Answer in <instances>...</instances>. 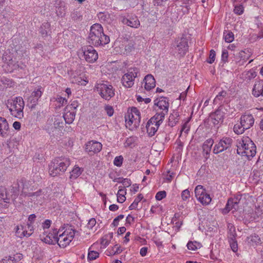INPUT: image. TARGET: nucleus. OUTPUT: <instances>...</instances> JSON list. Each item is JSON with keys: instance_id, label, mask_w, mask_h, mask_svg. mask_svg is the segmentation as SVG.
I'll use <instances>...</instances> for the list:
<instances>
[{"instance_id": "nucleus-1", "label": "nucleus", "mask_w": 263, "mask_h": 263, "mask_svg": "<svg viewBox=\"0 0 263 263\" xmlns=\"http://www.w3.org/2000/svg\"><path fill=\"white\" fill-rule=\"evenodd\" d=\"M87 41L91 46L98 47L107 44L110 39L104 33L102 25L97 23L91 26Z\"/></svg>"}, {"instance_id": "nucleus-2", "label": "nucleus", "mask_w": 263, "mask_h": 263, "mask_svg": "<svg viewBox=\"0 0 263 263\" xmlns=\"http://www.w3.org/2000/svg\"><path fill=\"white\" fill-rule=\"evenodd\" d=\"M237 146V154L246 156L248 159L253 157L256 155V145L248 137H243L238 141Z\"/></svg>"}, {"instance_id": "nucleus-3", "label": "nucleus", "mask_w": 263, "mask_h": 263, "mask_svg": "<svg viewBox=\"0 0 263 263\" xmlns=\"http://www.w3.org/2000/svg\"><path fill=\"white\" fill-rule=\"evenodd\" d=\"M70 164L68 157H60L53 159L49 165V172L51 176L55 177L63 174Z\"/></svg>"}, {"instance_id": "nucleus-4", "label": "nucleus", "mask_w": 263, "mask_h": 263, "mask_svg": "<svg viewBox=\"0 0 263 263\" xmlns=\"http://www.w3.org/2000/svg\"><path fill=\"white\" fill-rule=\"evenodd\" d=\"M24 102L21 97H17L8 101V107L11 115L18 119H22L24 117L23 109L24 108Z\"/></svg>"}, {"instance_id": "nucleus-5", "label": "nucleus", "mask_w": 263, "mask_h": 263, "mask_svg": "<svg viewBox=\"0 0 263 263\" xmlns=\"http://www.w3.org/2000/svg\"><path fill=\"white\" fill-rule=\"evenodd\" d=\"M254 123V119L253 116L251 114H245L240 117V124H236L234 125V132L237 134H241L245 130L251 128Z\"/></svg>"}, {"instance_id": "nucleus-6", "label": "nucleus", "mask_w": 263, "mask_h": 263, "mask_svg": "<svg viewBox=\"0 0 263 263\" xmlns=\"http://www.w3.org/2000/svg\"><path fill=\"white\" fill-rule=\"evenodd\" d=\"M126 126L130 129L136 128L140 125L141 116L139 110L136 107H132L130 112L125 116Z\"/></svg>"}, {"instance_id": "nucleus-7", "label": "nucleus", "mask_w": 263, "mask_h": 263, "mask_svg": "<svg viewBox=\"0 0 263 263\" xmlns=\"http://www.w3.org/2000/svg\"><path fill=\"white\" fill-rule=\"evenodd\" d=\"M140 75L139 69L137 67H132L127 70L122 78L121 82L123 85L126 88L132 87L134 84L135 79Z\"/></svg>"}, {"instance_id": "nucleus-8", "label": "nucleus", "mask_w": 263, "mask_h": 263, "mask_svg": "<svg viewBox=\"0 0 263 263\" xmlns=\"http://www.w3.org/2000/svg\"><path fill=\"white\" fill-rule=\"evenodd\" d=\"M154 104L158 107L156 116L161 120H164L165 116L168 111L169 102L166 97H161L154 101Z\"/></svg>"}, {"instance_id": "nucleus-9", "label": "nucleus", "mask_w": 263, "mask_h": 263, "mask_svg": "<svg viewBox=\"0 0 263 263\" xmlns=\"http://www.w3.org/2000/svg\"><path fill=\"white\" fill-rule=\"evenodd\" d=\"M96 88L101 97L105 100L109 101L115 96V89L108 83L98 84Z\"/></svg>"}, {"instance_id": "nucleus-10", "label": "nucleus", "mask_w": 263, "mask_h": 263, "mask_svg": "<svg viewBox=\"0 0 263 263\" xmlns=\"http://www.w3.org/2000/svg\"><path fill=\"white\" fill-rule=\"evenodd\" d=\"M160 119L159 117H157V116L155 115L147 122L146 128L147 134L149 137L153 136L158 130L160 125L163 121V120H160Z\"/></svg>"}, {"instance_id": "nucleus-11", "label": "nucleus", "mask_w": 263, "mask_h": 263, "mask_svg": "<svg viewBox=\"0 0 263 263\" xmlns=\"http://www.w3.org/2000/svg\"><path fill=\"white\" fill-rule=\"evenodd\" d=\"M233 140L229 137H223L218 143L214 145L213 152L215 154H218L229 149L232 145Z\"/></svg>"}, {"instance_id": "nucleus-12", "label": "nucleus", "mask_w": 263, "mask_h": 263, "mask_svg": "<svg viewBox=\"0 0 263 263\" xmlns=\"http://www.w3.org/2000/svg\"><path fill=\"white\" fill-rule=\"evenodd\" d=\"M81 50L83 53V56L85 60L88 63H93L97 61L98 58V54L97 51L93 48V46H86L82 47Z\"/></svg>"}, {"instance_id": "nucleus-13", "label": "nucleus", "mask_w": 263, "mask_h": 263, "mask_svg": "<svg viewBox=\"0 0 263 263\" xmlns=\"http://www.w3.org/2000/svg\"><path fill=\"white\" fill-rule=\"evenodd\" d=\"M119 20L124 25L132 28H138L140 25V21L136 16H129L128 14L119 15Z\"/></svg>"}, {"instance_id": "nucleus-14", "label": "nucleus", "mask_w": 263, "mask_h": 263, "mask_svg": "<svg viewBox=\"0 0 263 263\" xmlns=\"http://www.w3.org/2000/svg\"><path fill=\"white\" fill-rule=\"evenodd\" d=\"M42 89V87L41 86H37L28 97L27 100L28 105L30 108H34L37 104L38 101L43 92V90Z\"/></svg>"}, {"instance_id": "nucleus-15", "label": "nucleus", "mask_w": 263, "mask_h": 263, "mask_svg": "<svg viewBox=\"0 0 263 263\" xmlns=\"http://www.w3.org/2000/svg\"><path fill=\"white\" fill-rule=\"evenodd\" d=\"M173 46L178 51L179 54L183 56L188 50L187 39L183 36L178 39L176 40Z\"/></svg>"}, {"instance_id": "nucleus-16", "label": "nucleus", "mask_w": 263, "mask_h": 263, "mask_svg": "<svg viewBox=\"0 0 263 263\" xmlns=\"http://www.w3.org/2000/svg\"><path fill=\"white\" fill-rule=\"evenodd\" d=\"M21 183L23 185L22 195L24 196V197H30L31 198V199L33 201H35V199H36V201H41V199L43 198V195L41 194L42 192L41 190H39L37 192L33 193L27 192L26 190L28 189L29 182H27L24 180H22L21 182Z\"/></svg>"}, {"instance_id": "nucleus-17", "label": "nucleus", "mask_w": 263, "mask_h": 263, "mask_svg": "<svg viewBox=\"0 0 263 263\" xmlns=\"http://www.w3.org/2000/svg\"><path fill=\"white\" fill-rule=\"evenodd\" d=\"M224 117V112L222 111V107L220 106L215 112L211 113L210 118L212 123L217 126L218 128L223 122Z\"/></svg>"}, {"instance_id": "nucleus-18", "label": "nucleus", "mask_w": 263, "mask_h": 263, "mask_svg": "<svg viewBox=\"0 0 263 263\" xmlns=\"http://www.w3.org/2000/svg\"><path fill=\"white\" fill-rule=\"evenodd\" d=\"M102 144L98 141L91 140L88 142L85 145V150L87 152L90 153H98L102 149Z\"/></svg>"}, {"instance_id": "nucleus-19", "label": "nucleus", "mask_w": 263, "mask_h": 263, "mask_svg": "<svg viewBox=\"0 0 263 263\" xmlns=\"http://www.w3.org/2000/svg\"><path fill=\"white\" fill-rule=\"evenodd\" d=\"M213 144L214 140L212 138H209L205 140L202 145L203 156L206 160L209 158L211 148Z\"/></svg>"}, {"instance_id": "nucleus-20", "label": "nucleus", "mask_w": 263, "mask_h": 263, "mask_svg": "<svg viewBox=\"0 0 263 263\" xmlns=\"http://www.w3.org/2000/svg\"><path fill=\"white\" fill-rule=\"evenodd\" d=\"M252 94L255 97H263V80L255 82L252 90Z\"/></svg>"}, {"instance_id": "nucleus-21", "label": "nucleus", "mask_w": 263, "mask_h": 263, "mask_svg": "<svg viewBox=\"0 0 263 263\" xmlns=\"http://www.w3.org/2000/svg\"><path fill=\"white\" fill-rule=\"evenodd\" d=\"M143 81L145 82L144 87L146 90H150L156 86V81L154 77L152 74L146 75Z\"/></svg>"}, {"instance_id": "nucleus-22", "label": "nucleus", "mask_w": 263, "mask_h": 263, "mask_svg": "<svg viewBox=\"0 0 263 263\" xmlns=\"http://www.w3.org/2000/svg\"><path fill=\"white\" fill-rule=\"evenodd\" d=\"M57 242L61 248H65L70 242L66 235V232H64L62 234H60L59 237H57Z\"/></svg>"}, {"instance_id": "nucleus-23", "label": "nucleus", "mask_w": 263, "mask_h": 263, "mask_svg": "<svg viewBox=\"0 0 263 263\" xmlns=\"http://www.w3.org/2000/svg\"><path fill=\"white\" fill-rule=\"evenodd\" d=\"M76 111L71 110H68L65 108V112L63 116L65 123L70 124L73 122L75 119Z\"/></svg>"}, {"instance_id": "nucleus-24", "label": "nucleus", "mask_w": 263, "mask_h": 263, "mask_svg": "<svg viewBox=\"0 0 263 263\" xmlns=\"http://www.w3.org/2000/svg\"><path fill=\"white\" fill-rule=\"evenodd\" d=\"M9 125L7 120L0 117V136L3 137H6Z\"/></svg>"}, {"instance_id": "nucleus-25", "label": "nucleus", "mask_w": 263, "mask_h": 263, "mask_svg": "<svg viewBox=\"0 0 263 263\" xmlns=\"http://www.w3.org/2000/svg\"><path fill=\"white\" fill-rule=\"evenodd\" d=\"M179 112L174 110L169 116L168 125L171 127L175 126L179 120Z\"/></svg>"}, {"instance_id": "nucleus-26", "label": "nucleus", "mask_w": 263, "mask_h": 263, "mask_svg": "<svg viewBox=\"0 0 263 263\" xmlns=\"http://www.w3.org/2000/svg\"><path fill=\"white\" fill-rule=\"evenodd\" d=\"M44 128L49 134H53L55 131L56 129L53 117H50L47 119Z\"/></svg>"}, {"instance_id": "nucleus-27", "label": "nucleus", "mask_w": 263, "mask_h": 263, "mask_svg": "<svg viewBox=\"0 0 263 263\" xmlns=\"http://www.w3.org/2000/svg\"><path fill=\"white\" fill-rule=\"evenodd\" d=\"M16 235L22 238L23 237H29L30 234H27L26 228L22 225L17 226L15 228Z\"/></svg>"}, {"instance_id": "nucleus-28", "label": "nucleus", "mask_w": 263, "mask_h": 263, "mask_svg": "<svg viewBox=\"0 0 263 263\" xmlns=\"http://www.w3.org/2000/svg\"><path fill=\"white\" fill-rule=\"evenodd\" d=\"M51 101L56 102L57 103L55 105L57 107L60 108L67 103V100L60 96H57L56 97H52L51 99Z\"/></svg>"}, {"instance_id": "nucleus-29", "label": "nucleus", "mask_w": 263, "mask_h": 263, "mask_svg": "<svg viewBox=\"0 0 263 263\" xmlns=\"http://www.w3.org/2000/svg\"><path fill=\"white\" fill-rule=\"evenodd\" d=\"M247 240L251 245H257L261 243V240L259 236L256 234H252L248 237Z\"/></svg>"}, {"instance_id": "nucleus-30", "label": "nucleus", "mask_w": 263, "mask_h": 263, "mask_svg": "<svg viewBox=\"0 0 263 263\" xmlns=\"http://www.w3.org/2000/svg\"><path fill=\"white\" fill-rule=\"evenodd\" d=\"M232 199H229L228 200L227 203L224 209L223 210V212L226 213H228L230 210L234 209L235 211H236L238 209V203L235 204Z\"/></svg>"}, {"instance_id": "nucleus-31", "label": "nucleus", "mask_w": 263, "mask_h": 263, "mask_svg": "<svg viewBox=\"0 0 263 263\" xmlns=\"http://www.w3.org/2000/svg\"><path fill=\"white\" fill-rule=\"evenodd\" d=\"M211 198L209 194L206 192L199 197L198 200L202 204L208 205L211 201Z\"/></svg>"}, {"instance_id": "nucleus-32", "label": "nucleus", "mask_w": 263, "mask_h": 263, "mask_svg": "<svg viewBox=\"0 0 263 263\" xmlns=\"http://www.w3.org/2000/svg\"><path fill=\"white\" fill-rule=\"evenodd\" d=\"M50 25L48 22H45L42 24L40 29V32L43 37L47 36Z\"/></svg>"}, {"instance_id": "nucleus-33", "label": "nucleus", "mask_w": 263, "mask_h": 263, "mask_svg": "<svg viewBox=\"0 0 263 263\" xmlns=\"http://www.w3.org/2000/svg\"><path fill=\"white\" fill-rule=\"evenodd\" d=\"M122 46H124V54H127L134 49V42L132 41H125Z\"/></svg>"}, {"instance_id": "nucleus-34", "label": "nucleus", "mask_w": 263, "mask_h": 263, "mask_svg": "<svg viewBox=\"0 0 263 263\" xmlns=\"http://www.w3.org/2000/svg\"><path fill=\"white\" fill-rule=\"evenodd\" d=\"M82 171L83 170L81 169V168L75 166L73 170L70 172V178H77L82 174Z\"/></svg>"}, {"instance_id": "nucleus-35", "label": "nucleus", "mask_w": 263, "mask_h": 263, "mask_svg": "<svg viewBox=\"0 0 263 263\" xmlns=\"http://www.w3.org/2000/svg\"><path fill=\"white\" fill-rule=\"evenodd\" d=\"M126 193V190L120 189L117 193V201L118 202L123 203L126 200L125 194Z\"/></svg>"}, {"instance_id": "nucleus-36", "label": "nucleus", "mask_w": 263, "mask_h": 263, "mask_svg": "<svg viewBox=\"0 0 263 263\" xmlns=\"http://www.w3.org/2000/svg\"><path fill=\"white\" fill-rule=\"evenodd\" d=\"M3 202L6 203H8L10 202V199L7 197L5 189H0V204H2Z\"/></svg>"}, {"instance_id": "nucleus-37", "label": "nucleus", "mask_w": 263, "mask_h": 263, "mask_svg": "<svg viewBox=\"0 0 263 263\" xmlns=\"http://www.w3.org/2000/svg\"><path fill=\"white\" fill-rule=\"evenodd\" d=\"M229 229L228 232V238L229 239H235L236 236V233L235 231V228L233 225L231 223H229L228 226Z\"/></svg>"}, {"instance_id": "nucleus-38", "label": "nucleus", "mask_w": 263, "mask_h": 263, "mask_svg": "<svg viewBox=\"0 0 263 263\" xmlns=\"http://www.w3.org/2000/svg\"><path fill=\"white\" fill-rule=\"evenodd\" d=\"M228 93L226 91L222 90L219 92L214 100V103L215 104H220V101H222L223 99L226 98Z\"/></svg>"}, {"instance_id": "nucleus-39", "label": "nucleus", "mask_w": 263, "mask_h": 263, "mask_svg": "<svg viewBox=\"0 0 263 263\" xmlns=\"http://www.w3.org/2000/svg\"><path fill=\"white\" fill-rule=\"evenodd\" d=\"M71 17L75 21H80L82 20V12L78 9L74 10L71 13Z\"/></svg>"}, {"instance_id": "nucleus-40", "label": "nucleus", "mask_w": 263, "mask_h": 263, "mask_svg": "<svg viewBox=\"0 0 263 263\" xmlns=\"http://www.w3.org/2000/svg\"><path fill=\"white\" fill-rule=\"evenodd\" d=\"M91 247L88 249L87 258L89 260L96 259L99 256V253L95 251L91 250Z\"/></svg>"}, {"instance_id": "nucleus-41", "label": "nucleus", "mask_w": 263, "mask_h": 263, "mask_svg": "<svg viewBox=\"0 0 263 263\" xmlns=\"http://www.w3.org/2000/svg\"><path fill=\"white\" fill-rule=\"evenodd\" d=\"M143 198V196L140 194L137 198L134 200V202L129 206L130 210L136 209L138 206V203Z\"/></svg>"}, {"instance_id": "nucleus-42", "label": "nucleus", "mask_w": 263, "mask_h": 263, "mask_svg": "<svg viewBox=\"0 0 263 263\" xmlns=\"http://www.w3.org/2000/svg\"><path fill=\"white\" fill-rule=\"evenodd\" d=\"M200 243L197 241H190L187 243V247L189 250L195 251L200 248Z\"/></svg>"}, {"instance_id": "nucleus-43", "label": "nucleus", "mask_w": 263, "mask_h": 263, "mask_svg": "<svg viewBox=\"0 0 263 263\" xmlns=\"http://www.w3.org/2000/svg\"><path fill=\"white\" fill-rule=\"evenodd\" d=\"M205 190L204 189H203V186L198 185H197L195 189V196L198 199L199 198V196H201L202 194L205 193Z\"/></svg>"}, {"instance_id": "nucleus-44", "label": "nucleus", "mask_w": 263, "mask_h": 263, "mask_svg": "<svg viewBox=\"0 0 263 263\" xmlns=\"http://www.w3.org/2000/svg\"><path fill=\"white\" fill-rule=\"evenodd\" d=\"M53 122L55 124V129L63 128L64 127V123L61 117H53Z\"/></svg>"}, {"instance_id": "nucleus-45", "label": "nucleus", "mask_w": 263, "mask_h": 263, "mask_svg": "<svg viewBox=\"0 0 263 263\" xmlns=\"http://www.w3.org/2000/svg\"><path fill=\"white\" fill-rule=\"evenodd\" d=\"M65 232H66V235L69 240H70V242L73 238L74 235L76 233H78V232L75 230H73L72 229H67Z\"/></svg>"}, {"instance_id": "nucleus-46", "label": "nucleus", "mask_w": 263, "mask_h": 263, "mask_svg": "<svg viewBox=\"0 0 263 263\" xmlns=\"http://www.w3.org/2000/svg\"><path fill=\"white\" fill-rule=\"evenodd\" d=\"M79 106V103L77 100H74L71 102L70 105H67L65 108L67 110H71L74 111H76L77 107Z\"/></svg>"}, {"instance_id": "nucleus-47", "label": "nucleus", "mask_w": 263, "mask_h": 263, "mask_svg": "<svg viewBox=\"0 0 263 263\" xmlns=\"http://www.w3.org/2000/svg\"><path fill=\"white\" fill-rule=\"evenodd\" d=\"M244 11V8L241 4L236 5L234 6V12L237 15H241Z\"/></svg>"}, {"instance_id": "nucleus-48", "label": "nucleus", "mask_w": 263, "mask_h": 263, "mask_svg": "<svg viewBox=\"0 0 263 263\" xmlns=\"http://www.w3.org/2000/svg\"><path fill=\"white\" fill-rule=\"evenodd\" d=\"M225 33H226L224 32V37L225 41L227 43L232 42L234 39V34L233 32L228 31L226 34H225Z\"/></svg>"}, {"instance_id": "nucleus-49", "label": "nucleus", "mask_w": 263, "mask_h": 263, "mask_svg": "<svg viewBox=\"0 0 263 263\" xmlns=\"http://www.w3.org/2000/svg\"><path fill=\"white\" fill-rule=\"evenodd\" d=\"M230 247L234 252H236L238 250L237 243L236 239H229Z\"/></svg>"}, {"instance_id": "nucleus-50", "label": "nucleus", "mask_w": 263, "mask_h": 263, "mask_svg": "<svg viewBox=\"0 0 263 263\" xmlns=\"http://www.w3.org/2000/svg\"><path fill=\"white\" fill-rule=\"evenodd\" d=\"M190 121V119H188L182 125L181 130L180 134L184 132L185 133L187 134L190 130V126L189 125V122Z\"/></svg>"}, {"instance_id": "nucleus-51", "label": "nucleus", "mask_w": 263, "mask_h": 263, "mask_svg": "<svg viewBox=\"0 0 263 263\" xmlns=\"http://www.w3.org/2000/svg\"><path fill=\"white\" fill-rule=\"evenodd\" d=\"M123 161V157L122 156H117L114 159V164L118 167H120L122 165Z\"/></svg>"}, {"instance_id": "nucleus-52", "label": "nucleus", "mask_w": 263, "mask_h": 263, "mask_svg": "<svg viewBox=\"0 0 263 263\" xmlns=\"http://www.w3.org/2000/svg\"><path fill=\"white\" fill-rule=\"evenodd\" d=\"M215 51L213 49L211 50L210 51L209 59L207 60V62L210 64L213 63L215 61Z\"/></svg>"}, {"instance_id": "nucleus-53", "label": "nucleus", "mask_w": 263, "mask_h": 263, "mask_svg": "<svg viewBox=\"0 0 263 263\" xmlns=\"http://www.w3.org/2000/svg\"><path fill=\"white\" fill-rule=\"evenodd\" d=\"M166 196V193L165 191L158 192L155 196L156 200H161L164 198Z\"/></svg>"}, {"instance_id": "nucleus-54", "label": "nucleus", "mask_w": 263, "mask_h": 263, "mask_svg": "<svg viewBox=\"0 0 263 263\" xmlns=\"http://www.w3.org/2000/svg\"><path fill=\"white\" fill-rule=\"evenodd\" d=\"M190 197V192L187 190H183L181 193V198L183 201H186Z\"/></svg>"}, {"instance_id": "nucleus-55", "label": "nucleus", "mask_w": 263, "mask_h": 263, "mask_svg": "<svg viewBox=\"0 0 263 263\" xmlns=\"http://www.w3.org/2000/svg\"><path fill=\"white\" fill-rule=\"evenodd\" d=\"M22 180L23 179H21V180L20 181V183L16 184L15 186H12L11 190H12V192H13V193L14 195V198H15V196L17 195H18V194L19 186H20V184H21L23 186V185L21 183V182Z\"/></svg>"}, {"instance_id": "nucleus-56", "label": "nucleus", "mask_w": 263, "mask_h": 263, "mask_svg": "<svg viewBox=\"0 0 263 263\" xmlns=\"http://www.w3.org/2000/svg\"><path fill=\"white\" fill-rule=\"evenodd\" d=\"M105 110L107 114V115L109 117H111L113 115L114 110L113 107L110 105H106L104 107Z\"/></svg>"}, {"instance_id": "nucleus-57", "label": "nucleus", "mask_w": 263, "mask_h": 263, "mask_svg": "<svg viewBox=\"0 0 263 263\" xmlns=\"http://www.w3.org/2000/svg\"><path fill=\"white\" fill-rule=\"evenodd\" d=\"M59 232L57 229L53 230L52 232L49 233L48 235H49V237L52 239H54V241L57 242V237L58 236Z\"/></svg>"}, {"instance_id": "nucleus-58", "label": "nucleus", "mask_w": 263, "mask_h": 263, "mask_svg": "<svg viewBox=\"0 0 263 263\" xmlns=\"http://www.w3.org/2000/svg\"><path fill=\"white\" fill-rule=\"evenodd\" d=\"M228 51L226 49H223L222 51L221 60L224 63H226L228 62Z\"/></svg>"}, {"instance_id": "nucleus-59", "label": "nucleus", "mask_w": 263, "mask_h": 263, "mask_svg": "<svg viewBox=\"0 0 263 263\" xmlns=\"http://www.w3.org/2000/svg\"><path fill=\"white\" fill-rule=\"evenodd\" d=\"M124 216L123 215H119L117 217H116L112 223V225L114 226V227H117L119 224V221L120 220L124 218Z\"/></svg>"}, {"instance_id": "nucleus-60", "label": "nucleus", "mask_w": 263, "mask_h": 263, "mask_svg": "<svg viewBox=\"0 0 263 263\" xmlns=\"http://www.w3.org/2000/svg\"><path fill=\"white\" fill-rule=\"evenodd\" d=\"M42 241L49 245H54V241L50 237L49 235H47L45 237L42 239Z\"/></svg>"}, {"instance_id": "nucleus-61", "label": "nucleus", "mask_w": 263, "mask_h": 263, "mask_svg": "<svg viewBox=\"0 0 263 263\" xmlns=\"http://www.w3.org/2000/svg\"><path fill=\"white\" fill-rule=\"evenodd\" d=\"M125 187H127L131 185V181L130 179L127 178L122 179L121 182Z\"/></svg>"}, {"instance_id": "nucleus-62", "label": "nucleus", "mask_w": 263, "mask_h": 263, "mask_svg": "<svg viewBox=\"0 0 263 263\" xmlns=\"http://www.w3.org/2000/svg\"><path fill=\"white\" fill-rule=\"evenodd\" d=\"M96 220L95 218H91L87 224V227L89 229H92V228L96 225Z\"/></svg>"}, {"instance_id": "nucleus-63", "label": "nucleus", "mask_w": 263, "mask_h": 263, "mask_svg": "<svg viewBox=\"0 0 263 263\" xmlns=\"http://www.w3.org/2000/svg\"><path fill=\"white\" fill-rule=\"evenodd\" d=\"M51 223V221L50 220L47 219L42 223V227L44 229H48L50 227Z\"/></svg>"}, {"instance_id": "nucleus-64", "label": "nucleus", "mask_w": 263, "mask_h": 263, "mask_svg": "<svg viewBox=\"0 0 263 263\" xmlns=\"http://www.w3.org/2000/svg\"><path fill=\"white\" fill-rule=\"evenodd\" d=\"M134 142V139L132 137L128 138L125 143V146H130Z\"/></svg>"}]
</instances>
